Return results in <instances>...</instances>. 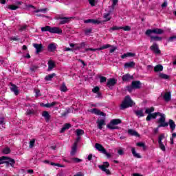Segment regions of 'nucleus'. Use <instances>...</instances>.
I'll list each match as a JSON object with an SVG mask.
<instances>
[{
	"label": "nucleus",
	"mask_w": 176,
	"mask_h": 176,
	"mask_svg": "<svg viewBox=\"0 0 176 176\" xmlns=\"http://www.w3.org/2000/svg\"><path fill=\"white\" fill-rule=\"evenodd\" d=\"M111 47L110 45H103L99 48H85V45H80L78 46L76 45H70V47H65L63 49L64 52H76L77 50H79L81 52V53H85L86 52H89L90 50L91 52H97V50H104V49H108Z\"/></svg>",
	"instance_id": "f257e3e1"
},
{
	"label": "nucleus",
	"mask_w": 176,
	"mask_h": 176,
	"mask_svg": "<svg viewBox=\"0 0 176 176\" xmlns=\"http://www.w3.org/2000/svg\"><path fill=\"white\" fill-rule=\"evenodd\" d=\"M157 116H160L157 121V123L159 124L157 129H160V127H168V123L166 122V115L160 112H155L148 115L146 120V122H151V119H156Z\"/></svg>",
	"instance_id": "f03ea898"
},
{
	"label": "nucleus",
	"mask_w": 176,
	"mask_h": 176,
	"mask_svg": "<svg viewBox=\"0 0 176 176\" xmlns=\"http://www.w3.org/2000/svg\"><path fill=\"white\" fill-rule=\"evenodd\" d=\"M42 32H45L46 31H48V32H50L51 34H58V35H60L63 34V30L60 29V28L57 27H50V26H45L41 28Z\"/></svg>",
	"instance_id": "7ed1b4c3"
},
{
	"label": "nucleus",
	"mask_w": 176,
	"mask_h": 176,
	"mask_svg": "<svg viewBox=\"0 0 176 176\" xmlns=\"http://www.w3.org/2000/svg\"><path fill=\"white\" fill-rule=\"evenodd\" d=\"M130 107H133V100L130 96H126L120 105V109H126V108H130Z\"/></svg>",
	"instance_id": "20e7f679"
},
{
	"label": "nucleus",
	"mask_w": 176,
	"mask_h": 176,
	"mask_svg": "<svg viewBox=\"0 0 176 176\" xmlns=\"http://www.w3.org/2000/svg\"><path fill=\"white\" fill-rule=\"evenodd\" d=\"M122 124V120L119 118L113 119L107 125V127L110 130H118V129H119V126H118V124Z\"/></svg>",
	"instance_id": "39448f33"
},
{
	"label": "nucleus",
	"mask_w": 176,
	"mask_h": 176,
	"mask_svg": "<svg viewBox=\"0 0 176 176\" xmlns=\"http://www.w3.org/2000/svg\"><path fill=\"white\" fill-rule=\"evenodd\" d=\"M164 33V30L163 29L155 28L153 30H147L146 31V35L148 36H151V34H156L157 35H162V34Z\"/></svg>",
	"instance_id": "423d86ee"
},
{
	"label": "nucleus",
	"mask_w": 176,
	"mask_h": 176,
	"mask_svg": "<svg viewBox=\"0 0 176 176\" xmlns=\"http://www.w3.org/2000/svg\"><path fill=\"white\" fill-rule=\"evenodd\" d=\"M118 83V80L115 78H109L107 80V86L109 87V89H111L112 90V87L115 86Z\"/></svg>",
	"instance_id": "0eeeda50"
},
{
	"label": "nucleus",
	"mask_w": 176,
	"mask_h": 176,
	"mask_svg": "<svg viewBox=\"0 0 176 176\" xmlns=\"http://www.w3.org/2000/svg\"><path fill=\"white\" fill-rule=\"evenodd\" d=\"M10 85L11 86L10 87L11 91L14 93L15 96H19V93H20L19 91V87L16 85H14L12 82H10Z\"/></svg>",
	"instance_id": "6e6552de"
},
{
	"label": "nucleus",
	"mask_w": 176,
	"mask_h": 176,
	"mask_svg": "<svg viewBox=\"0 0 176 176\" xmlns=\"http://www.w3.org/2000/svg\"><path fill=\"white\" fill-rule=\"evenodd\" d=\"M150 50L151 52H153V53H155V54H160L162 53V51L159 49V45H153L150 47Z\"/></svg>",
	"instance_id": "1a4fd4ad"
},
{
	"label": "nucleus",
	"mask_w": 176,
	"mask_h": 176,
	"mask_svg": "<svg viewBox=\"0 0 176 176\" xmlns=\"http://www.w3.org/2000/svg\"><path fill=\"white\" fill-rule=\"evenodd\" d=\"M122 82H129V80H133L134 79V76L130 75V74H126L122 77Z\"/></svg>",
	"instance_id": "9d476101"
},
{
	"label": "nucleus",
	"mask_w": 176,
	"mask_h": 176,
	"mask_svg": "<svg viewBox=\"0 0 176 176\" xmlns=\"http://www.w3.org/2000/svg\"><path fill=\"white\" fill-rule=\"evenodd\" d=\"M76 151H78V142H74L72 146V151L70 152L71 156H75V155H76Z\"/></svg>",
	"instance_id": "9b49d317"
},
{
	"label": "nucleus",
	"mask_w": 176,
	"mask_h": 176,
	"mask_svg": "<svg viewBox=\"0 0 176 176\" xmlns=\"http://www.w3.org/2000/svg\"><path fill=\"white\" fill-rule=\"evenodd\" d=\"M95 148L100 153H105V148L102 146L100 143H96L95 144Z\"/></svg>",
	"instance_id": "f8f14e48"
},
{
	"label": "nucleus",
	"mask_w": 176,
	"mask_h": 176,
	"mask_svg": "<svg viewBox=\"0 0 176 176\" xmlns=\"http://www.w3.org/2000/svg\"><path fill=\"white\" fill-rule=\"evenodd\" d=\"M96 124H98V129H99V130H102V126H105V124H107L105 123V120L104 119H98L96 121Z\"/></svg>",
	"instance_id": "ddd939ff"
},
{
	"label": "nucleus",
	"mask_w": 176,
	"mask_h": 176,
	"mask_svg": "<svg viewBox=\"0 0 176 176\" xmlns=\"http://www.w3.org/2000/svg\"><path fill=\"white\" fill-rule=\"evenodd\" d=\"M16 164V161L13 158H10L8 157V159L6 160V165L7 167L11 166V167H14V164Z\"/></svg>",
	"instance_id": "4468645a"
},
{
	"label": "nucleus",
	"mask_w": 176,
	"mask_h": 176,
	"mask_svg": "<svg viewBox=\"0 0 176 176\" xmlns=\"http://www.w3.org/2000/svg\"><path fill=\"white\" fill-rule=\"evenodd\" d=\"M92 112L93 113H95V115H98V116H104V118L107 116V114L101 111L100 110L96 108L93 109Z\"/></svg>",
	"instance_id": "2eb2a0df"
},
{
	"label": "nucleus",
	"mask_w": 176,
	"mask_h": 176,
	"mask_svg": "<svg viewBox=\"0 0 176 176\" xmlns=\"http://www.w3.org/2000/svg\"><path fill=\"white\" fill-rule=\"evenodd\" d=\"M131 85H132V87H133L134 89H141V81L140 80L132 81Z\"/></svg>",
	"instance_id": "dca6fc26"
},
{
	"label": "nucleus",
	"mask_w": 176,
	"mask_h": 176,
	"mask_svg": "<svg viewBox=\"0 0 176 176\" xmlns=\"http://www.w3.org/2000/svg\"><path fill=\"white\" fill-rule=\"evenodd\" d=\"M163 98H164V101H166V102H168V101H170L171 100V92H170V91L166 92L163 96Z\"/></svg>",
	"instance_id": "f3484780"
},
{
	"label": "nucleus",
	"mask_w": 176,
	"mask_h": 176,
	"mask_svg": "<svg viewBox=\"0 0 176 176\" xmlns=\"http://www.w3.org/2000/svg\"><path fill=\"white\" fill-rule=\"evenodd\" d=\"M34 47L36 49V54H39L43 52V46L42 45H34Z\"/></svg>",
	"instance_id": "a211bd4d"
},
{
	"label": "nucleus",
	"mask_w": 176,
	"mask_h": 176,
	"mask_svg": "<svg viewBox=\"0 0 176 176\" xmlns=\"http://www.w3.org/2000/svg\"><path fill=\"white\" fill-rule=\"evenodd\" d=\"M56 20H60L59 24H67V23H69V18L68 17H63V18H61V17H58L56 18Z\"/></svg>",
	"instance_id": "6ab92c4d"
},
{
	"label": "nucleus",
	"mask_w": 176,
	"mask_h": 176,
	"mask_svg": "<svg viewBox=\"0 0 176 176\" xmlns=\"http://www.w3.org/2000/svg\"><path fill=\"white\" fill-rule=\"evenodd\" d=\"M167 123H168V126L169 124L171 131H174V130H175V126H176L175 122H174V120L170 119L168 120V122H167Z\"/></svg>",
	"instance_id": "aec40b11"
},
{
	"label": "nucleus",
	"mask_w": 176,
	"mask_h": 176,
	"mask_svg": "<svg viewBox=\"0 0 176 176\" xmlns=\"http://www.w3.org/2000/svg\"><path fill=\"white\" fill-rule=\"evenodd\" d=\"M42 116L45 118V122H49V120H50V114L49 113V111H43Z\"/></svg>",
	"instance_id": "412c9836"
},
{
	"label": "nucleus",
	"mask_w": 176,
	"mask_h": 176,
	"mask_svg": "<svg viewBox=\"0 0 176 176\" xmlns=\"http://www.w3.org/2000/svg\"><path fill=\"white\" fill-rule=\"evenodd\" d=\"M135 115L138 116V118H144L145 115H144V110L143 109H139L135 111Z\"/></svg>",
	"instance_id": "4be33fe9"
},
{
	"label": "nucleus",
	"mask_w": 176,
	"mask_h": 176,
	"mask_svg": "<svg viewBox=\"0 0 176 176\" xmlns=\"http://www.w3.org/2000/svg\"><path fill=\"white\" fill-rule=\"evenodd\" d=\"M149 36L151 38V40L153 42H159V41H162V39H163V38H162L160 36H152L150 34Z\"/></svg>",
	"instance_id": "5701e85b"
},
{
	"label": "nucleus",
	"mask_w": 176,
	"mask_h": 176,
	"mask_svg": "<svg viewBox=\"0 0 176 176\" xmlns=\"http://www.w3.org/2000/svg\"><path fill=\"white\" fill-rule=\"evenodd\" d=\"M128 134L134 137H140V134L138 133V132L134 131L133 129H129Z\"/></svg>",
	"instance_id": "b1692460"
},
{
	"label": "nucleus",
	"mask_w": 176,
	"mask_h": 176,
	"mask_svg": "<svg viewBox=\"0 0 176 176\" xmlns=\"http://www.w3.org/2000/svg\"><path fill=\"white\" fill-rule=\"evenodd\" d=\"M131 152H132V155H133L134 157H137V159H141V157H142L141 156V155H140L139 153H137V152H135V147L131 148Z\"/></svg>",
	"instance_id": "393cba45"
},
{
	"label": "nucleus",
	"mask_w": 176,
	"mask_h": 176,
	"mask_svg": "<svg viewBox=\"0 0 176 176\" xmlns=\"http://www.w3.org/2000/svg\"><path fill=\"white\" fill-rule=\"evenodd\" d=\"M135 66V63L134 61H131L129 63H126L124 64L125 68H133Z\"/></svg>",
	"instance_id": "a878e982"
},
{
	"label": "nucleus",
	"mask_w": 176,
	"mask_h": 176,
	"mask_svg": "<svg viewBox=\"0 0 176 176\" xmlns=\"http://www.w3.org/2000/svg\"><path fill=\"white\" fill-rule=\"evenodd\" d=\"M163 71V65H157L154 67V72H162Z\"/></svg>",
	"instance_id": "bb28decb"
},
{
	"label": "nucleus",
	"mask_w": 176,
	"mask_h": 176,
	"mask_svg": "<svg viewBox=\"0 0 176 176\" xmlns=\"http://www.w3.org/2000/svg\"><path fill=\"white\" fill-rule=\"evenodd\" d=\"M60 90L63 93H66V91H68V88L67 87V85H65V82L62 83V85L60 87Z\"/></svg>",
	"instance_id": "cd10ccee"
},
{
	"label": "nucleus",
	"mask_w": 176,
	"mask_h": 176,
	"mask_svg": "<svg viewBox=\"0 0 176 176\" xmlns=\"http://www.w3.org/2000/svg\"><path fill=\"white\" fill-rule=\"evenodd\" d=\"M152 112H155V107H151L150 108H146L145 113H146L147 115H151Z\"/></svg>",
	"instance_id": "c85d7f7f"
},
{
	"label": "nucleus",
	"mask_w": 176,
	"mask_h": 176,
	"mask_svg": "<svg viewBox=\"0 0 176 176\" xmlns=\"http://www.w3.org/2000/svg\"><path fill=\"white\" fill-rule=\"evenodd\" d=\"M56 65L54 64V62L53 60H49L48 62V69L49 71H52L54 68V66Z\"/></svg>",
	"instance_id": "c756f323"
},
{
	"label": "nucleus",
	"mask_w": 176,
	"mask_h": 176,
	"mask_svg": "<svg viewBox=\"0 0 176 176\" xmlns=\"http://www.w3.org/2000/svg\"><path fill=\"white\" fill-rule=\"evenodd\" d=\"M56 76V74L53 73L51 74H48L45 77V80L50 81L52 80V78Z\"/></svg>",
	"instance_id": "7c9ffc66"
},
{
	"label": "nucleus",
	"mask_w": 176,
	"mask_h": 176,
	"mask_svg": "<svg viewBox=\"0 0 176 176\" xmlns=\"http://www.w3.org/2000/svg\"><path fill=\"white\" fill-rule=\"evenodd\" d=\"M36 113V111H35L34 109H28L26 111V115L30 116V115H35Z\"/></svg>",
	"instance_id": "2f4dec72"
},
{
	"label": "nucleus",
	"mask_w": 176,
	"mask_h": 176,
	"mask_svg": "<svg viewBox=\"0 0 176 176\" xmlns=\"http://www.w3.org/2000/svg\"><path fill=\"white\" fill-rule=\"evenodd\" d=\"M9 159V157L2 156L0 157V164H6V160Z\"/></svg>",
	"instance_id": "473e14b6"
},
{
	"label": "nucleus",
	"mask_w": 176,
	"mask_h": 176,
	"mask_svg": "<svg viewBox=\"0 0 176 176\" xmlns=\"http://www.w3.org/2000/svg\"><path fill=\"white\" fill-rule=\"evenodd\" d=\"M159 78H160L161 79H170V76L167 75V74H164L163 73H160L159 74Z\"/></svg>",
	"instance_id": "72a5a7b5"
},
{
	"label": "nucleus",
	"mask_w": 176,
	"mask_h": 176,
	"mask_svg": "<svg viewBox=\"0 0 176 176\" xmlns=\"http://www.w3.org/2000/svg\"><path fill=\"white\" fill-rule=\"evenodd\" d=\"M98 167L100 170H102V167H104V168H108V167H109V162H105L102 165H99Z\"/></svg>",
	"instance_id": "f704fd0d"
},
{
	"label": "nucleus",
	"mask_w": 176,
	"mask_h": 176,
	"mask_svg": "<svg viewBox=\"0 0 176 176\" xmlns=\"http://www.w3.org/2000/svg\"><path fill=\"white\" fill-rule=\"evenodd\" d=\"M137 146H140V148H143V151H146V146L145 145V143L144 142H138L136 144Z\"/></svg>",
	"instance_id": "c9c22d12"
},
{
	"label": "nucleus",
	"mask_w": 176,
	"mask_h": 176,
	"mask_svg": "<svg viewBox=\"0 0 176 176\" xmlns=\"http://www.w3.org/2000/svg\"><path fill=\"white\" fill-rule=\"evenodd\" d=\"M57 49L55 45H50L48 46V52H54Z\"/></svg>",
	"instance_id": "e433bc0d"
},
{
	"label": "nucleus",
	"mask_w": 176,
	"mask_h": 176,
	"mask_svg": "<svg viewBox=\"0 0 176 176\" xmlns=\"http://www.w3.org/2000/svg\"><path fill=\"white\" fill-rule=\"evenodd\" d=\"M76 135L78 137H79V136L83 135V134H85V131H83L82 129H76Z\"/></svg>",
	"instance_id": "4c0bfd02"
},
{
	"label": "nucleus",
	"mask_w": 176,
	"mask_h": 176,
	"mask_svg": "<svg viewBox=\"0 0 176 176\" xmlns=\"http://www.w3.org/2000/svg\"><path fill=\"white\" fill-rule=\"evenodd\" d=\"M160 148L163 151V152H166V146L163 144V142H158Z\"/></svg>",
	"instance_id": "58836bf2"
},
{
	"label": "nucleus",
	"mask_w": 176,
	"mask_h": 176,
	"mask_svg": "<svg viewBox=\"0 0 176 176\" xmlns=\"http://www.w3.org/2000/svg\"><path fill=\"white\" fill-rule=\"evenodd\" d=\"M34 93H35V97H41L42 96V94H41V90L39 89H34Z\"/></svg>",
	"instance_id": "ea45409f"
},
{
	"label": "nucleus",
	"mask_w": 176,
	"mask_h": 176,
	"mask_svg": "<svg viewBox=\"0 0 176 176\" xmlns=\"http://www.w3.org/2000/svg\"><path fill=\"white\" fill-rule=\"evenodd\" d=\"M72 162H74V163H80L82 162H83V160L82 159H79L78 157H73L72 158Z\"/></svg>",
	"instance_id": "a19ab883"
},
{
	"label": "nucleus",
	"mask_w": 176,
	"mask_h": 176,
	"mask_svg": "<svg viewBox=\"0 0 176 176\" xmlns=\"http://www.w3.org/2000/svg\"><path fill=\"white\" fill-rule=\"evenodd\" d=\"M7 8L11 10H16V9H19V6L13 5H8Z\"/></svg>",
	"instance_id": "79ce46f5"
},
{
	"label": "nucleus",
	"mask_w": 176,
	"mask_h": 176,
	"mask_svg": "<svg viewBox=\"0 0 176 176\" xmlns=\"http://www.w3.org/2000/svg\"><path fill=\"white\" fill-rule=\"evenodd\" d=\"M3 153H4V155H9V153H10V148L6 147L3 149Z\"/></svg>",
	"instance_id": "37998d69"
},
{
	"label": "nucleus",
	"mask_w": 176,
	"mask_h": 176,
	"mask_svg": "<svg viewBox=\"0 0 176 176\" xmlns=\"http://www.w3.org/2000/svg\"><path fill=\"white\" fill-rule=\"evenodd\" d=\"M109 13H105L104 14V19H105V21H109L111 20V16Z\"/></svg>",
	"instance_id": "c03bdc74"
},
{
	"label": "nucleus",
	"mask_w": 176,
	"mask_h": 176,
	"mask_svg": "<svg viewBox=\"0 0 176 176\" xmlns=\"http://www.w3.org/2000/svg\"><path fill=\"white\" fill-rule=\"evenodd\" d=\"M102 171H104V173H106V174H107L108 175H111V170H109V169H107L104 168V166H102Z\"/></svg>",
	"instance_id": "a18cd8bd"
},
{
	"label": "nucleus",
	"mask_w": 176,
	"mask_h": 176,
	"mask_svg": "<svg viewBox=\"0 0 176 176\" xmlns=\"http://www.w3.org/2000/svg\"><path fill=\"white\" fill-rule=\"evenodd\" d=\"M100 83H105V82H107V77L105 76H100Z\"/></svg>",
	"instance_id": "49530a36"
},
{
	"label": "nucleus",
	"mask_w": 176,
	"mask_h": 176,
	"mask_svg": "<svg viewBox=\"0 0 176 176\" xmlns=\"http://www.w3.org/2000/svg\"><path fill=\"white\" fill-rule=\"evenodd\" d=\"M126 90H127V91H129V93H131V91H133V90H134V87L131 84V86H127L126 87Z\"/></svg>",
	"instance_id": "de8ad7c7"
},
{
	"label": "nucleus",
	"mask_w": 176,
	"mask_h": 176,
	"mask_svg": "<svg viewBox=\"0 0 176 176\" xmlns=\"http://www.w3.org/2000/svg\"><path fill=\"white\" fill-rule=\"evenodd\" d=\"M176 39V36H170L169 37L167 41L168 42H174V41H175Z\"/></svg>",
	"instance_id": "09e8293b"
},
{
	"label": "nucleus",
	"mask_w": 176,
	"mask_h": 176,
	"mask_svg": "<svg viewBox=\"0 0 176 176\" xmlns=\"http://www.w3.org/2000/svg\"><path fill=\"white\" fill-rule=\"evenodd\" d=\"M163 140H164V134L162 133L159 136L158 142H162V141H163Z\"/></svg>",
	"instance_id": "8fccbe9b"
},
{
	"label": "nucleus",
	"mask_w": 176,
	"mask_h": 176,
	"mask_svg": "<svg viewBox=\"0 0 176 176\" xmlns=\"http://www.w3.org/2000/svg\"><path fill=\"white\" fill-rule=\"evenodd\" d=\"M121 30H123L124 31H130L131 30V28H130V26H124L121 27Z\"/></svg>",
	"instance_id": "3c124183"
},
{
	"label": "nucleus",
	"mask_w": 176,
	"mask_h": 176,
	"mask_svg": "<svg viewBox=\"0 0 176 176\" xmlns=\"http://www.w3.org/2000/svg\"><path fill=\"white\" fill-rule=\"evenodd\" d=\"M103 155H105L107 157V159H110V157H112V155L111 153L107 152V150H105V153H102Z\"/></svg>",
	"instance_id": "603ef678"
},
{
	"label": "nucleus",
	"mask_w": 176,
	"mask_h": 176,
	"mask_svg": "<svg viewBox=\"0 0 176 176\" xmlns=\"http://www.w3.org/2000/svg\"><path fill=\"white\" fill-rule=\"evenodd\" d=\"M91 31H93V30H91V28L85 30V35H90V34H91Z\"/></svg>",
	"instance_id": "864d4df0"
},
{
	"label": "nucleus",
	"mask_w": 176,
	"mask_h": 176,
	"mask_svg": "<svg viewBox=\"0 0 176 176\" xmlns=\"http://www.w3.org/2000/svg\"><path fill=\"white\" fill-rule=\"evenodd\" d=\"M34 145H35V140H32L30 142L29 147H30V148H34Z\"/></svg>",
	"instance_id": "5fc2aeb1"
},
{
	"label": "nucleus",
	"mask_w": 176,
	"mask_h": 176,
	"mask_svg": "<svg viewBox=\"0 0 176 176\" xmlns=\"http://www.w3.org/2000/svg\"><path fill=\"white\" fill-rule=\"evenodd\" d=\"M117 30H122V27L113 26L110 29V31H115Z\"/></svg>",
	"instance_id": "6e6d98bb"
},
{
	"label": "nucleus",
	"mask_w": 176,
	"mask_h": 176,
	"mask_svg": "<svg viewBox=\"0 0 176 176\" xmlns=\"http://www.w3.org/2000/svg\"><path fill=\"white\" fill-rule=\"evenodd\" d=\"M93 93H98L100 91V87H95L93 89H92Z\"/></svg>",
	"instance_id": "4d7b16f0"
},
{
	"label": "nucleus",
	"mask_w": 176,
	"mask_h": 176,
	"mask_svg": "<svg viewBox=\"0 0 176 176\" xmlns=\"http://www.w3.org/2000/svg\"><path fill=\"white\" fill-rule=\"evenodd\" d=\"M135 53H131V52L126 53V57H135Z\"/></svg>",
	"instance_id": "13d9d810"
},
{
	"label": "nucleus",
	"mask_w": 176,
	"mask_h": 176,
	"mask_svg": "<svg viewBox=\"0 0 176 176\" xmlns=\"http://www.w3.org/2000/svg\"><path fill=\"white\" fill-rule=\"evenodd\" d=\"M41 107H45V108H50V103H47V104H44V103H41Z\"/></svg>",
	"instance_id": "bf43d9fd"
},
{
	"label": "nucleus",
	"mask_w": 176,
	"mask_h": 176,
	"mask_svg": "<svg viewBox=\"0 0 176 176\" xmlns=\"http://www.w3.org/2000/svg\"><path fill=\"white\" fill-rule=\"evenodd\" d=\"M64 127L66 129V130H68L69 129H71V124L66 123L64 124Z\"/></svg>",
	"instance_id": "052dcab7"
},
{
	"label": "nucleus",
	"mask_w": 176,
	"mask_h": 176,
	"mask_svg": "<svg viewBox=\"0 0 176 176\" xmlns=\"http://www.w3.org/2000/svg\"><path fill=\"white\" fill-rule=\"evenodd\" d=\"M91 6H96V1L95 0H88Z\"/></svg>",
	"instance_id": "680f3d73"
},
{
	"label": "nucleus",
	"mask_w": 176,
	"mask_h": 176,
	"mask_svg": "<svg viewBox=\"0 0 176 176\" xmlns=\"http://www.w3.org/2000/svg\"><path fill=\"white\" fill-rule=\"evenodd\" d=\"M92 24H101V21L96 19H92Z\"/></svg>",
	"instance_id": "e2e57ef3"
},
{
	"label": "nucleus",
	"mask_w": 176,
	"mask_h": 176,
	"mask_svg": "<svg viewBox=\"0 0 176 176\" xmlns=\"http://www.w3.org/2000/svg\"><path fill=\"white\" fill-rule=\"evenodd\" d=\"M27 25L21 26V28L19 29V31H25V30H27Z\"/></svg>",
	"instance_id": "0e129e2a"
},
{
	"label": "nucleus",
	"mask_w": 176,
	"mask_h": 176,
	"mask_svg": "<svg viewBox=\"0 0 176 176\" xmlns=\"http://www.w3.org/2000/svg\"><path fill=\"white\" fill-rule=\"evenodd\" d=\"M87 160H89V162H91L93 160V154H89L88 155Z\"/></svg>",
	"instance_id": "69168bd1"
},
{
	"label": "nucleus",
	"mask_w": 176,
	"mask_h": 176,
	"mask_svg": "<svg viewBox=\"0 0 176 176\" xmlns=\"http://www.w3.org/2000/svg\"><path fill=\"white\" fill-rule=\"evenodd\" d=\"M20 38H19V36H12L10 38V41H19Z\"/></svg>",
	"instance_id": "338daca9"
},
{
	"label": "nucleus",
	"mask_w": 176,
	"mask_h": 176,
	"mask_svg": "<svg viewBox=\"0 0 176 176\" xmlns=\"http://www.w3.org/2000/svg\"><path fill=\"white\" fill-rule=\"evenodd\" d=\"M167 1H164V3L162 4V8H167Z\"/></svg>",
	"instance_id": "774afa93"
}]
</instances>
